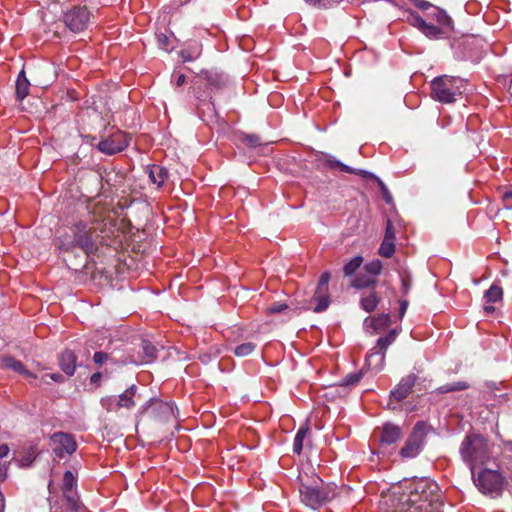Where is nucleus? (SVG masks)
I'll return each mask as SVG.
<instances>
[{
    "label": "nucleus",
    "instance_id": "nucleus-1",
    "mask_svg": "<svg viewBox=\"0 0 512 512\" xmlns=\"http://www.w3.org/2000/svg\"><path fill=\"white\" fill-rule=\"evenodd\" d=\"M407 500L401 512H442L439 486L436 482L421 478L410 483Z\"/></svg>",
    "mask_w": 512,
    "mask_h": 512
},
{
    "label": "nucleus",
    "instance_id": "nucleus-2",
    "mask_svg": "<svg viewBox=\"0 0 512 512\" xmlns=\"http://www.w3.org/2000/svg\"><path fill=\"white\" fill-rule=\"evenodd\" d=\"M298 480L300 500L312 509H318L337 495V486L323 482L317 475L308 477L300 474Z\"/></svg>",
    "mask_w": 512,
    "mask_h": 512
},
{
    "label": "nucleus",
    "instance_id": "nucleus-3",
    "mask_svg": "<svg viewBox=\"0 0 512 512\" xmlns=\"http://www.w3.org/2000/svg\"><path fill=\"white\" fill-rule=\"evenodd\" d=\"M493 446V443L478 433H468L464 437L459 453L471 474H474L476 467L486 465L492 459Z\"/></svg>",
    "mask_w": 512,
    "mask_h": 512
},
{
    "label": "nucleus",
    "instance_id": "nucleus-4",
    "mask_svg": "<svg viewBox=\"0 0 512 512\" xmlns=\"http://www.w3.org/2000/svg\"><path fill=\"white\" fill-rule=\"evenodd\" d=\"M466 83L462 78L442 75L431 81V97L443 104L456 101L463 94Z\"/></svg>",
    "mask_w": 512,
    "mask_h": 512
},
{
    "label": "nucleus",
    "instance_id": "nucleus-5",
    "mask_svg": "<svg viewBox=\"0 0 512 512\" xmlns=\"http://www.w3.org/2000/svg\"><path fill=\"white\" fill-rule=\"evenodd\" d=\"M473 482L479 491L492 498L500 497L504 490L506 478L497 470L485 468L478 474L474 471Z\"/></svg>",
    "mask_w": 512,
    "mask_h": 512
},
{
    "label": "nucleus",
    "instance_id": "nucleus-6",
    "mask_svg": "<svg viewBox=\"0 0 512 512\" xmlns=\"http://www.w3.org/2000/svg\"><path fill=\"white\" fill-rule=\"evenodd\" d=\"M427 433V425L422 421L417 422L401 448L400 455L403 458H415L419 455L425 445Z\"/></svg>",
    "mask_w": 512,
    "mask_h": 512
},
{
    "label": "nucleus",
    "instance_id": "nucleus-7",
    "mask_svg": "<svg viewBox=\"0 0 512 512\" xmlns=\"http://www.w3.org/2000/svg\"><path fill=\"white\" fill-rule=\"evenodd\" d=\"M92 15L86 7L76 6L67 11L63 21L72 32L84 31L91 22Z\"/></svg>",
    "mask_w": 512,
    "mask_h": 512
},
{
    "label": "nucleus",
    "instance_id": "nucleus-8",
    "mask_svg": "<svg viewBox=\"0 0 512 512\" xmlns=\"http://www.w3.org/2000/svg\"><path fill=\"white\" fill-rule=\"evenodd\" d=\"M77 484V479L73 472L66 471L63 475L61 490L63 493V501L67 504V509L71 512H80L82 504L79 500L77 491L74 487Z\"/></svg>",
    "mask_w": 512,
    "mask_h": 512
},
{
    "label": "nucleus",
    "instance_id": "nucleus-9",
    "mask_svg": "<svg viewBox=\"0 0 512 512\" xmlns=\"http://www.w3.org/2000/svg\"><path fill=\"white\" fill-rule=\"evenodd\" d=\"M406 21L413 27L417 28L420 32H422L426 37L430 39H440L443 38L444 35L450 31L443 26L434 25L432 23L426 22L418 13L414 11L407 12Z\"/></svg>",
    "mask_w": 512,
    "mask_h": 512
},
{
    "label": "nucleus",
    "instance_id": "nucleus-10",
    "mask_svg": "<svg viewBox=\"0 0 512 512\" xmlns=\"http://www.w3.org/2000/svg\"><path fill=\"white\" fill-rule=\"evenodd\" d=\"M223 83V78L220 74L216 72L205 71L199 75L194 82V93L197 99L203 104L211 99V93L208 90H202V87L210 86L219 88Z\"/></svg>",
    "mask_w": 512,
    "mask_h": 512
},
{
    "label": "nucleus",
    "instance_id": "nucleus-11",
    "mask_svg": "<svg viewBox=\"0 0 512 512\" xmlns=\"http://www.w3.org/2000/svg\"><path fill=\"white\" fill-rule=\"evenodd\" d=\"M53 452L58 458L73 454L77 449L75 437L65 432H56L50 437Z\"/></svg>",
    "mask_w": 512,
    "mask_h": 512
},
{
    "label": "nucleus",
    "instance_id": "nucleus-12",
    "mask_svg": "<svg viewBox=\"0 0 512 512\" xmlns=\"http://www.w3.org/2000/svg\"><path fill=\"white\" fill-rule=\"evenodd\" d=\"M130 136L122 131H117L110 137L100 141L97 148L102 153L113 155L123 151L130 143Z\"/></svg>",
    "mask_w": 512,
    "mask_h": 512
},
{
    "label": "nucleus",
    "instance_id": "nucleus-13",
    "mask_svg": "<svg viewBox=\"0 0 512 512\" xmlns=\"http://www.w3.org/2000/svg\"><path fill=\"white\" fill-rule=\"evenodd\" d=\"M92 227L87 222L79 221L74 224L72 230L74 233V246H77L85 252L93 250L94 243L92 240Z\"/></svg>",
    "mask_w": 512,
    "mask_h": 512
},
{
    "label": "nucleus",
    "instance_id": "nucleus-14",
    "mask_svg": "<svg viewBox=\"0 0 512 512\" xmlns=\"http://www.w3.org/2000/svg\"><path fill=\"white\" fill-rule=\"evenodd\" d=\"M142 412L149 413L153 419L159 421H168L175 416L173 404L159 400L151 401L142 408Z\"/></svg>",
    "mask_w": 512,
    "mask_h": 512
},
{
    "label": "nucleus",
    "instance_id": "nucleus-15",
    "mask_svg": "<svg viewBox=\"0 0 512 512\" xmlns=\"http://www.w3.org/2000/svg\"><path fill=\"white\" fill-rule=\"evenodd\" d=\"M416 380L417 376L413 373L403 377L396 387L390 392V397L397 402H401L406 399L412 392V388L414 387Z\"/></svg>",
    "mask_w": 512,
    "mask_h": 512
},
{
    "label": "nucleus",
    "instance_id": "nucleus-16",
    "mask_svg": "<svg viewBox=\"0 0 512 512\" xmlns=\"http://www.w3.org/2000/svg\"><path fill=\"white\" fill-rule=\"evenodd\" d=\"M377 433L382 445L394 444L402 437L401 428L392 423H385Z\"/></svg>",
    "mask_w": 512,
    "mask_h": 512
},
{
    "label": "nucleus",
    "instance_id": "nucleus-17",
    "mask_svg": "<svg viewBox=\"0 0 512 512\" xmlns=\"http://www.w3.org/2000/svg\"><path fill=\"white\" fill-rule=\"evenodd\" d=\"M311 302L315 303L314 312L320 313L325 311L330 305L329 289L317 287Z\"/></svg>",
    "mask_w": 512,
    "mask_h": 512
},
{
    "label": "nucleus",
    "instance_id": "nucleus-18",
    "mask_svg": "<svg viewBox=\"0 0 512 512\" xmlns=\"http://www.w3.org/2000/svg\"><path fill=\"white\" fill-rule=\"evenodd\" d=\"M503 290L501 286L497 283L491 285V287L485 292L484 298L486 300L487 305L484 306V309L488 313H492L495 309L490 303H496L502 300Z\"/></svg>",
    "mask_w": 512,
    "mask_h": 512
},
{
    "label": "nucleus",
    "instance_id": "nucleus-19",
    "mask_svg": "<svg viewBox=\"0 0 512 512\" xmlns=\"http://www.w3.org/2000/svg\"><path fill=\"white\" fill-rule=\"evenodd\" d=\"M148 176L150 181L156 184L158 188H160L168 178V171L165 167L154 164L149 166Z\"/></svg>",
    "mask_w": 512,
    "mask_h": 512
},
{
    "label": "nucleus",
    "instance_id": "nucleus-20",
    "mask_svg": "<svg viewBox=\"0 0 512 512\" xmlns=\"http://www.w3.org/2000/svg\"><path fill=\"white\" fill-rule=\"evenodd\" d=\"M428 19L434 20L438 25L446 29H452V20L447 13L439 7L432 6L431 11L427 14Z\"/></svg>",
    "mask_w": 512,
    "mask_h": 512
},
{
    "label": "nucleus",
    "instance_id": "nucleus-21",
    "mask_svg": "<svg viewBox=\"0 0 512 512\" xmlns=\"http://www.w3.org/2000/svg\"><path fill=\"white\" fill-rule=\"evenodd\" d=\"M110 339L107 335L106 330H97L91 334L87 341V349L96 350L98 348L105 347L106 343H109Z\"/></svg>",
    "mask_w": 512,
    "mask_h": 512
},
{
    "label": "nucleus",
    "instance_id": "nucleus-22",
    "mask_svg": "<svg viewBox=\"0 0 512 512\" xmlns=\"http://www.w3.org/2000/svg\"><path fill=\"white\" fill-rule=\"evenodd\" d=\"M30 82L25 76L24 70H22L16 82V97L19 101L25 99L29 94Z\"/></svg>",
    "mask_w": 512,
    "mask_h": 512
},
{
    "label": "nucleus",
    "instance_id": "nucleus-23",
    "mask_svg": "<svg viewBox=\"0 0 512 512\" xmlns=\"http://www.w3.org/2000/svg\"><path fill=\"white\" fill-rule=\"evenodd\" d=\"M200 54L201 44L197 41H192L191 43H189L187 48L182 49L180 52V56L185 62L197 59L200 56Z\"/></svg>",
    "mask_w": 512,
    "mask_h": 512
},
{
    "label": "nucleus",
    "instance_id": "nucleus-24",
    "mask_svg": "<svg viewBox=\"0 0 512 512\" xmlns=\"http://www.w3.org/2000/svg\"><path fill=\"white\" fill-rule=\"evenodd\" d=\"M136 390V386L132 385L123 394L119 395L116 406L127 409L134 407L135 402L133 401V396L135 395Z\"/></svg>",
    "mask_w": 512,
    "mask_h": 512
},
{
    "label": "nucleus",
    "instance_id": "nucleus-25",
    "mask_svg": "<svg viewBox=\"0 0 512 512\" xmlns=\"http://www.w3.org/2000/svg\"><path fill=\"white\" fill-rule=\"evenodd\" d=\"M59 361L63 372H65L69 376H72L76 369L75 354H60Z\"/></svg>",
    "mask_w": 512,
    "mask_h": 512
},
{
    "label": "nucleus",
    "instance_id": "nucleus-26",
    "mask_svg": "<svg viewBox=\"0 0 512 512\" xmlns=\"http://www.w3.org/2000/svg\"><path fill=\"white\" fill-rule=\"evenodd\" d=\"M309 433V426L307 424L301 426L295 437H294V441H293V452L297 455H300L301 452H302V449H303V443H304V440L305 438L307 437Z\"/></svg>",
    "mask_w": 512,
    "mask_h": 512
},
{
    "label": "nucleus",
    "instance_id": "nucleus-27",
    "mask_svg": "<svg viewBox=\"0 0 512 512\" xmlns=\"http://www.w3.org/2000/svg\"><path fill=\"white\" fill-rule=\"evenodd\" d=\"M327 165L332 168V169H339L340 171L342 172H346V173H350V174H358V175H365L366 174V171L364 170H357V169H354L342 162H340L339 160L333 158V157H330L327 159L326 161Z\"/></svg>",
    "mask_w": 512,
    "mask_h": 512
},
{
    "label": "nucleus",
    "instance_id": "nucleus-28",
    "mask_svg": "<svg viewBox=\"0 0 512 512\" xmlns=\"http://www.w3.org/2000/svg\"><path fill=\"white\" fill-rule=\"evenodd\" d=\"M389 321H390L389 314H382L379 317H372V318L365 319L364 325L366 326V328L371 327L374 330H378L382 327L387 326L389 324Z\"/></svg>",
    "mask_w": 512,
    "mask_h": 512
},
{
    "label": "nucleus",
    "instance_id": "nucleus-29",
    "mask_svg": "<svg viewBox=\"0 0 512 512\" xmlns=\"http://www.w3.org/2000/svg\"><path fill=\"white\" fill-rule=\"evenodd\" d=\"M378 302L379 298L376 293L371 291L367 295L362 296L360 305L366 312H372L376 308Z\"/></svg>",
    "mask_w": 512,
    "mask_h": 512
},
{
    "label": "nucleus",
    "instance_id": "nucleus-30",
    "mask_svg": "<svg viewBox=\"0 0 512 512\" xmlns=\"http://www.w3.org/2000/svg\"><path fill=\"white\" fill-rule=\"evenodd\" d=\"M469 388V384L465 381H457L454 383L445 384L437 388L439 394H446L455 391H462Z\"/></svg>",
    "mask_w": 512,
    "mask_h": 512
},
{
    "label": "nucleus",
    "instance_id": "nucleus-31",
    "mask_svg": "<svg viewBox=\"0 0 512 512\" xmlns=\"http://www.w3.org/2000/svg\"><path fill=\"white\" fill-rule=\"evenodd\" d=\"M395 252V242L392 240L383 239L378 253L385 258H390Z\"/></svg>",
    "mask_w": 512,
    "mask_h": 512
},
{
    "label": "nucleus",
    "instance_id": "nucleus-32",
    "mask_svg": "<svg viewBox=\"0 0 512 512\" xmlns=\"http://www.w3.org/2000/svg\"><path fill=\"white\" fill-rule=\"evenodd\" d=\"M3 365L5 367L10 368L14 371H17L19 373L30 375L28 373V371L25 370L23 364L21 362L15 360L13 357H10V356L5 357L3 359Z\"/></svg>",
    "mask_w": 512,
    "mask_h": 512
},
{
    "label": "nucleus",
    "instance_id": "nucleus-33",
    "mask_svg": "<svg viewBox=\"0 0 512 512\" xmlns=\"http://www.w3.org/2000/svg\"><path fill=\"white\" fill-rule=\"evenodd\" d=\"M363 258L361 256H355L348 263L345 264L343 271L346 276H351L361 266Z\"/></svg>",
    "mask_w": 512,
    "mask_h": 512
},
{
    "label": "nucleus",
    "instance_id": "nucleus-34",
    "mask_svg": "<svg viewBox=\"0 0 512 512\" xmlns=\"http://www.w3.org/2000/svg\"><path fill=\"white\" fill-rule=\"evenodd\" d=\"M396 336H397V330L396 329L390 330L386 336L380 337L377 340L378 348L380 350L387 349L389 347V345L395 340Z\"/></svg>",
    "mask_w": 512,
    "mask_h": 512
},
{
    "label": "nucleus",
    "instance_id": "nucleus-35",
    "mask_svg": "<svg viewBox=\"0 0 512 512\" xmlns=\"http://www.w3.org/2000/svg\"><path fill=\"white\" fill-rule=\"evenodd\" d=\"M363 377V371L353 372L347 374L343 380L341 385L346 387H352L359 383L361 378Z\"/></svg>",
    "mask_w": 512,
    "mask_h": 512
},
{
    "label": "nucleus",
    "instance_id": "nucleus-36",
    "mask_svg": "<svg viewBox=\"0 0 512 512\" xmlns=\"http://www.w3.org/2000/svg\"><path fill=\"white\" fill-rule=\"evenodd\" d=\"M382 262L379 259H375L365 265V270L372 276H377L382 271Z\"/></svg>",
    "mask_w": 512,
    "mask_h": 512
},
{
    "label": "nucleus",
    "instance_id": "nucleus-37",
    "mask_svg": "<svg viewBox=\"0 0 512 512\" xmlns=\"http://www.w3.org/2000/svg\"><path fill=\"white\" fill-rule=\"evenodd\" d=\"M400 279H401V291L403 295H407L412 287V279L410 275L406 272L400 273Z\"/></svg>",
    "mask_w": 512,
    "mask_h": 512
},
{
    "label": "nucleus",
    "instance_id": "nucleus-38",
    "mask_svg": "<svg viewBox=\"0 0 512 512\" xmlns=\"http://www.w3.org/2000/svg\"><path fill=\"white\" fill-rule=\"evenodd\" d=\"M137 359H130V362L137 365L152 362L155 359V354H137Z\"/></svg>",
    "mask_w": 512,
    "mask_h": 512
},
{
    "label": "nucleus",
    "instance_id": "nucleus-39",
    "mask_svg": "<svg viewBox=\"0 0 512 512\" xmlns=\"http://www.w3.org/2000/svg\"><path fill=\"white\" fill-rule=\"evenodd\" d=\"M287 308H288V306L285 303L275 302V303H272L271 305H269L267 307V312L271 313V314H273V313H281L284 310H286Z\"/></svg>",
    "mask_w": 512,
    "mask_h": 512
},
{
    "label": "nucleus",
    "instance_id": "nucleus-40",
    "mask_svg": "<svg viewBox=\"0 0 512 512\" xmlns=\"http://www.w3.org/2000/svg\"><path fill=\"white\" fill-rule=\"evenodd\" d=\"M375 281L371 278L364 279L362 277H357L353 280V286L356 288H364L371 284H373Z\"/></svg>",
    "mask_w": 512,
    "mask_h": 512
},
{
    "label": "nucleus",
    "instance_id": "nucleus-41",
    "mask_svg": "<svg viewBox=\"0 0 512 512\" xmlns=\"http://www.w3.org/2000/svg\"><path fill=\"white\" fill-rule=\"evenodd\" d=\"M244 141L249 147H257L261 144L259 137L254 134L246 135Z\"/></svg>",
    "mask_w": 512,
    "mask_h": 512
},
{
    "label": "nucleus",
    "instance_id": "nucleus-42",
    "mask_svg": "<svg viewBox=\"0 0 512 512\" xmlns=\"http://www.w3.org/2000/svg\"><path fill=\"white\" fill-rule=\"evenodd\" d=\"M384 239L395 242V231L390 220L387 221Z\"/></svg>",
    "mask_w": 512,
    "mask_h": 512
},
{
    "label": "nucleus",
    "instance_id": "nucleus-43",
    "mask_svg": "<svg viewBox=\"0 0 512 512\" xmlns=\"http://www.w3.org/2000/svg\"><path fill=\"white\" fill-rule=\"evenodd\" d=\"M412 4L421 10H428L432 8V4L425 0H411Z\"/></svg>",
    "mask_w": 512,
    "mask_h": 512
},
{
    "label": "nucleus",
    "instance_id": "nucleus-44",
    "mask_svg": "<svg viewBox=\"0 0 512 512\" xmlns=\"http://www.w3.org/2000/svg\"><path fill=\"white\" fill-rule=\"evenodd\" d=\"M504 205L507 209H512V188L503 193Z\"/></svg>",
    "mask_w": 512,
    "mask_h": 512
},
{
    "label": "nucleus",
    "instance_id": "nucleus-45",
    "mask_svg": "<svg viewBox=\"0 0 512 512\" xmlns=\"http://www.w3.org/2000/svg\"><path fill=\"white\" fill-rule=\"evenodd\" d=\"M329 280L330 274L329 272H325L321 275L317 287L329 289Z\"/></svg>",
    "mask_w": 512,
    "mask_h": 512
},
{
    "label": "nucleus",
    "instance_id": "nucleus-46",
    "mask_svg": "<svg viewBox=\"0 0 512 512\" xmlns=\"http://www.w3.org/2000/svg\"><path fill=\"white\" fill-rule=\"evenodd\" d=\"M157 39L161 48L165 50L169 49V38L165 34H159Z\"/></svg>",
    "mask_w": 512,
    "mask_h": 512
},
{
    "label": "nucleus",
    "instance_id": "nucleus-47",
    "mask_svg": "<svg viewBox=\"0 0 512 512\" xmlns=\"http://www.w3.org/2000/svg\"><path fill=\"white\" fill-rule=\"evenodd\" d=\"M255 349V346L252 343H245L238 346L235 349V352H251Z\"/></svg>",
    "mask_w": 512,
    "mask_h": 512
},
{
    "label": "nucleus",
    "instance_id": "nucleus-48",
    "mask_svg": "<svg viewBox=\"0 0 512 512\" xmlns=\"http://www.w3.org/2000/svg\"><path fill=\"white\" fill-rule=\"evenodd\" d=\"M142 343H143V352H145V353L157 352V350H158L157 347L154 346L151 342L143 340Z\"/></svg>",
    "mask_w": 512,
    "mask_h": 512
},
{
    "label": "nucleus",
    "instance_id": "nucleus-49",
    "mask_svg": "<svg viewBox=\"0 0 512 512\" xmlns=\"http://www.w3.org/2000/svg\"><path fill=\"white\" fill-rule=\"evenodd\" d=\"M172 77L177 87H180L185 83L186 77L184 74H173Z\"/></svg>",
    "mask_w": 512,
    "mask_h": 512
},
{
    "label": "nucleus",
    "instance_id": "nucleus-50",
    "mask_svg": "<svg viewBox=\"0 0 512 512\" xmlns=\"http://www.w3.org/2000/svg\"><path fill=\"white\" fill-rule=\"evenodd\" d=\"M109 354H94V362L102 365L107 359Z\"/></svg>",
    "mask_w": 512,
    "mask_h": 512
},
{
    "label": "nucleus",
    "instance_id": "nucleus-51",
    "mask_svg": "<svg viewBox=\"0 0 512 512\" xmlns=\"http://www.w3.org/2000/svg\"><path fill=\"white\" fill-rule=\"evenodd\" d=\"M101 377H102V374L100 372H96V373L92 374L91 377H90L91 384L99 386L100 385V381H101Z\"/></svg>",
    "mask_w": 512,
    "mask_h": 512
},
{
    "label": "nucleus",
    "instance_id": "nucleus-52",
    "mask_svg": "<svg viewBox=\"0 0 512 512\" xmlns=\"http://www.w3.org/2000/svg\"><path fill=\"white\" fill-rule=\"evenodd\" d=\"M408 307V301L407 300H401L400 301V308H399V317L402 318L407 310Z\"/></svg>",
    "mask_w": 512,
    "mask_h": 512
},
{
    "label": "nucleus",
    "instance_id": "nucleus-53",
    "mask_svg": "<svg viewBox=\"0 0 512 512\" xmlns=\"http://www.w3.org/2000/svg\"><path fill=\"white\" fill-rule=\"evenodd\" d=\"M7 477V467L0 461V482H3Z\"/></svg>",
    "mask_w": 512,
    "mask_h": 512
},
{
    "label": "nucleus",
    "instance_id": "nucleus-54",
    "mask_svg": "<svg viewBox=\"0 0 512 512\" xmlns=\"http://www.w3.org/2000/svg\"><path fill=\"white\" fill-rule=\"evenodd\" d=\"M10 449L8 447V445L6 444H2L0 445V459L6 457L9 453Z\"/></svg>",
    "mask_w": 512,
    "mask_h": 512
},
{
    "label": "nucleus",
    "instance_id": "nucleus-55",
    "mask_svg": "<svg viewBox=\"0 0 512 512\" xmlns=\"http://www.w3.org/2000/svg\"><path fill=\"white\" fill-rule=\"evenodd\" d=\"M65 505L67 506L66 503H65ZM51 512H71V511H69L67 508L65 509V511H63L62 507L56 506V505H51Z\"/></svg>",
    "mask_w": 512,
    "mask_h": 512
},
{
    "label": "nucleus",
    "instance_id": "nucleus-56",
    "mask_svg": "<svg viewBox=\"0 0 512 512\" xmlns=\"http://www.w3.org/2000/svg\"><path fill=\"white\" fill-rule=\"evenodd\" d=\"M50 378L56 382L62 381L63 377L60 374H50Z\"/></svg>",
    "mask_w": 512,
    "mask_h": 512
},
{
    "label": "nucleus",
    "instance_id": "nucleus-57",
    "mask_svg": "<svg viewBox=\"0 0 512 512\" xmlns=\"http://www.w3.org/2000/svg\"><path fill=\"white\" fill-rule=\"evenodd\" d=\"M383 191H384V198L386 200V202H390L391 201V195L388 193L387 189L383 186Z\"/></svg>",
    "mask_w": 512,
    "mask_h": 512
},
{
    "label": "nucleus",
    "instance_id": "nucleus-58",
    "mask_svg": "<svg viewBox=\"0 0 512 512\" xmlns=\"http://www.w3.org/2000/svg\"><path fill=\"white\" fill-rule=\"evenodd\" d=\"M0 512H4V497L0 492Z\"/></svg>",
    "mask_w": 512,
    "mask_h": 512
},
{
    "label": "nucleus",
    "instance_id": "nucleus-59",
    "mask_svg": "<svg viewBox=\"0 0 512 512\" xmlns=\"http://www.w3.org/2000/svg\"><path fill=\"white\" fill-rule=\"evenodd\" d=\"M208 358H209V354H201L200 355V360L202 362H207L208 361Z\"/></svg>",
    "mask_w": 512,
    "mask_h": 512
},
{
    "label": "nucleus",
    "instance_id": "nucleus-60",
    "mask_svg": "<svg viewBox=\"0 0 512 512\" xmlns=\"http://www.w3.org/2000/svg\"><path fill=\"white\" fill-rule=\"evenodd\" d=\"M384 355H385V354H370V357H372V356H379V360H380V361H383V359H384Z\"/></svg>",
    "mask_w": 512,
    "mask_h": 512
},
{
    "label": "nucleus",
    "instance_id": "nucleus-61",
    "mask_svg": "<svg viewBox=\"0 0 512 512\" xmlns=\"http://www.w3.org/2000/svg\"><path fill=\"white\" fill-rule=\"evenodd\" d=\"M310 1H311V2H313V3H317V2H319L320 0H310Z\"/></svg>",
    "mask_w": 512,
    "mask_h": 512
}]
</instances>
